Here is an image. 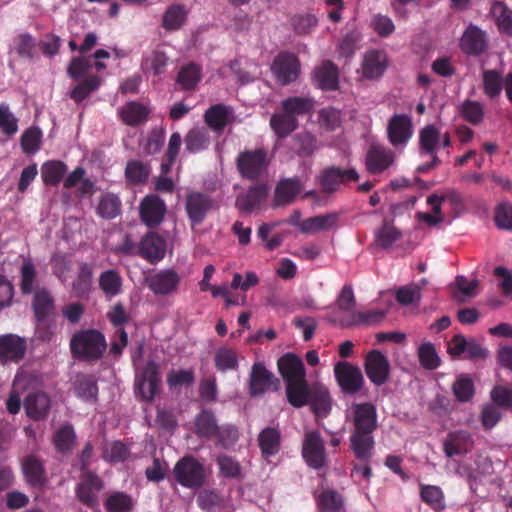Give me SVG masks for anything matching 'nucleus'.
Wrapping results in <instances>:
<instances>
[{
  "label": "nucleus",
  "mask_w": 512,
  "mask_h": 512,
  "mask_svg": "<svg viewBox=\"0 0 512 512\" xmlns=\"http://www.w3.org/2000/svg\"><path fill=\"white\" fill-rule=\"evenodd\" d=\"M149 176V168L141 161H129L125 168V177L127 182L131 184L144 183Z\"/></svg>",
  "instance_id": "nucleus-64"
},
{
  "label": "nucleus",
  "mask_w": 512,
  "mask_h": 512,
  "mask_svg": "<svg viewBox=\"0 0 512 512\" xmlns=\"http://www.w3.org/2000/svg\"><path fill=\"white\" fill-rule=\"evenodd\" d=\"M26 341L13 334L0 337V363H18L25 356Z\"/></svg>",
  "instance_id": "nucleus-23"
},
{
  "label": "nucleus",
  "mask_w": 512,
  "mask_h": 512,
  "mask_svg": "<svg viewBox=\"0 0 512 512\" xmlns=\"http://www.w3.org/2000/svg\"><path fill=\"white\" fill-rule=\"evenodd\" d=\"M302 456L306 464L313 469H321L326 464L324 441L319 431H309L305 434Z\"/></svg>",
  "instance_id": "nucleus-15"
},
{
  "label": "nucleus",
  "mask_w": 512,
  "mask_h": 512,
  "mask_svg": "<svg viewBox=\"0 0 512 512\" xmlns=\"http://www.w3.org/2000/svg\"><path fill=\"white\" fill-rule=\"evenodd\" d=\"M214 364L218 371H237L239 368V356L236 350L230 347H219L214 355Z\"/></svg>",
  "instance_id": "nucleus-43"
},
{
  "label": "nucleus",
  "mask_w": 512,
  "mask_h": 512,
  "mask_svg": "<svg viewBox=\"0 0 512 512\" xmlns=\"http://www.w3.org/2000/svg\"><path fill=\"white\" fill-rule=\"evenodd\" d=\"M239 433L236 426L232 424L218 425L212 439H216V445L228 449L238 441Z\"/></svg>",
  "instance_id": "nucleus-61"
},
{
  "label": "nucleus",
  "mask_w": 512,
  "mask_h": 512,
  "mask_svg": "<svg viewBox=\"0 0 512 512\" xmlns=\"http://www.w3.org/2000/svg\"><path fill=\"white\" fill-rule=\"evenodd\" d=\"M50 406V398L44 392L30 393L24 401V407L28 417L34 420L44 419L49 413Z\"/></svg>",
  "instance_id": "nucleus-31"
},
{
  "label": "nucleus",
  "mask_w": 512,
  "mask_h": 512,
  "mask_svg": "<svg viewBox=\"0 0 512 512\" xmlns=\"http://www.w3.org/2000/svg\"><path fill=\"white\" fill-rule=\"evenodd\" d=\"M99 287L109 298L118 295L122 289V278L118 271L110 269L102 272L99 277Z\"/></svg>",
  "instance_id": "nucleus-48"
},
{
  "label": "nucleus",
  "mask_w": 512,
  "mask_h": 512,
  "mask_svg": "<svg viewBox=\"0 0 512 512\" xmlns=\"http://www.w3.org/2000/svg\"><path fill=\"white\" fill-rule=\"evenodd\" d=\"M210 142V135L206 128H192L184 137L185 151L190 154L200 153L208 149Z\"/></svg>",
  "instance_id": "nucleus-36"
},
{
  "label": "nucleus",
  "mask_w": 512,
  "mask_h": 512,
  "mask_svg": "<svg viewBox=\"0 0 512 512\" xmlns=\"http://www.w3.org/2000/svg\"><path fill=\"white\" fill-rule=\"evenodd\" d=\"M92 278V267L87 263H81L79 265L77 278L72 284V289L76 296L83 297L90 292Z\"/></svg>",
  "instance_id": "nucleus-50"
},
{
  "label": "nucleus",
  "mask_w": 512,
  "mask_h": 512,
  "mask_svg": "<svg viewBox=\"0 0 512 512\" xmlns=\"http://www.w3.org/2000/svg\"><path fill=\"white\" fill-rule=\"evenodd\" d=\"M439 130L433 125L425 126L419 135L420 148L429 155H436V147L440 141Z\"/></svg>",
  "instance_id": "nucleus-57"
},
{
  "label": "nucleus",
  "mask_w": 512,
  "mask_h": 512,
  "mask_svg": "<svg viewBox=\"0 0 512 512\" xmlns=\"http://www.w3.org/2000/svg\"><path fill=\"white\" fill-rule=\"evenodd\" d=\"M122 121L128 126H137L147 120L149 110L146 106L136 102H128L120 111Z\"/></svg>",
  "instance_id": "nucleus-42"
},
{
  "label": "nucleus",
  "mask_w": 512,
  "mask_h": 512,
  "mask_svg": "<svg viewBox=\"0 0 512 512\" xmlns=\"http://www.w3.org/2000/svg\"><path fill=\"white\" fill-rule=\"evenodd\" d=\"M31 311L37 338L49 342L55 335L58 314L55 298L48 288H36L31 299Z\"/></svg>",
  "instance_id": "nucleus-2"
},
{
  "label": "nucleus",
  "mask_w": 512,
  "mask_h": 512,
  "mask_svg": "<svg viewBox=\"0 0 512 512\" xmlns=\"http://www.w3.org/2000/svg\"><path fill=\"white\" fill-rule=\"evenodd\" d=\"M173 475L177 483L189 489L201 488L207 479L203 463L191 455H186L176 462Z\"/></svg>",
  "instance_id": "nucleus-5"
},
{
  "label": "nucleus",
  "mask_w": 512,
  "mask_h": 512,
  "mask_svg": "<svg viewBox=\"0 0 512 512\" xmlns=\"http://www.w3.org/2000/svg\"><path fill=\"white\" fill-rule=\"evenodd\" d=\"M254 183L236 198L235 206L241 212L251 213L259 209L268 196L269 188L265 181Z\"/></svg>",
  "instance_id": "nucleus-20"
},
{
  "label": "nucleus",
  "mask_w": 512,
  "mask_h": 512,
  "mask_svg": "<svg viewBox=\"0 0 512 512\" xmlns=\"http://www.w3.org/2000/svg\"><path fill=\"white\" fill-rule=\"evenodd\" d=\"M270 126L278 138H285L298 128L299 122L282 111V113H275L271 116Z\"/></svg>",
  "instance_id": "nucleus-45"
},
{
  "label": "nucleus",
  "mask_w": 512,
  "mask_h": 512,
  "mask_svg": "<svg viewBox=\"0 0 512 512\" xmlns=\"http://www.w3.org/2000/svg\"><path fill=\"white\" fill-rule=\"evenodd\" d=\"M474 441L469 432L464 430L454 431L448 434L443 443V451L449 458L470 452Z\"/></svg>",
  "instance_id": "nucleus-26"
},
{
  "label": "nucleus",
  "mask_w": 512,
  "mask_h": 512,
  "mask_svg": "<svg viewBox=\"0 0 512 512\" xmlns=\"http://www.w3.org/2000/svg\"><path fill=\"white\" fill-rule=\"evenodd\" d=\"M395 153L392 149L381 145L372 144L366 154V169L371 174H381L393 165Z\"/></svg>",
  "instance_id": "nucleus-19"
},
{
  "label": "nucleus",
  "mask_w": 512,
  "mask_h": 512,
  "mask_svg": "<svg viewBox=\"0 0 512 512\" xmlns=\"http://www.w3.org/2000/svg\"><path fill=\"white\" fill-rule=\"evenodd\" d=\"M217 427V418L211 409H202L194 418L193 432L199 438L212 439Z\"/></svg>",
  "instance_id": "nucleus-34"
},
{
  "label": "nucleus",
  "mask_w": 512,
  "mask_h": 512,
  "mask_svg": "<svg viewBox=\"0 0 512 512\" xmlns=\"http://www.w3.org/2000/svg\"><path fill=\"white\" fill-rule=\"evenodd\" d=\"M492 14L500 32L512 36V10L504 3L496 2L492 6Z\"/></svg>",
  "instance_id": "nucleus-58"
},
{
  "label": "nucleus",
  "mask_w": 512,
  "mask_h": 512,
  "mask_svg": "<svg viewBox=\"0 0 512 512\" xmlns=\"http://www.w3.org/2000/svg\"><path fill=\"white\" fill-rule=\"evenodd\" d=\"M315 105L311 97L290 96L281 101L282 111L297 119L298 116L309 114Z\"/></svg>",
  "instance_id": "nucleus-38"
},
{
  "label": "nucleus",
  "mask_w": 512,
  "mask_h": 512,
  "mask_svg": "<svg viewBox=\"0 0 512 512\" xmlns=\"http://www.w3.org/2000/svg\"><path fill=\"white\" fill-rule=\"evenodd\" d=\"M453 394L458 402H469L474 396V384L472 379L461 374L452 385Z\"/></svg>",
  "instance_id": "nucleus-59"
},
{
  "label": "nucleus",
  "mask_w": 512,
  "mask_h": 512,
  "mask_svg": "<svg viewBox=\"0 0 512 512\" xmlns=\"http://www.w3.org/2000/svg\"><path fill=\"white\" fill-rule=\"evenodd\" d=\"M302 190V184L298 178H286L280 180L274 192L273 205L283 207L291 204Z\"/></svg>",
  "instance_id": "nucleus-29"
},
{
  "label": "nucleus",
  "mask_w": 512,
  "mask_h": 512,
  "mask_svg": "<svg viewBox=\"0 0 512 512\" xmlns=\"http://www.w3.org/2000/svg\"><path fill=\"white\" fill-rule=\"evenodd\" d=\"M122 202L118 195L105 192L99 197L96 213L103 219L111 220L121 214Z\"/></svg>",
  "instance_id": "nucleus-39"
},
{
  "label": "nucleus",
  "mask_w": 512,
  "mask_h": 512,
  "mask_svg": "<svg viewBox=\"0 0 512 512\" xmlns=\"http://www.w3.org/2000/svg\"><path fill=\"white\" fill-rule=\"evenodd\" d=\"M67 172V165L60 160H48L41 166V178L45 185L57 186Z\"/></svg>",
  "instance_id": "nucleus-41"
},
{
  "label": "nucleus",
  "mask_w": 512,
  "mask_h": 512,
  "mask_svg": "<svg viewBox=\"0 0 512 512\" xmlns=\"http://www.w3.org/2000/svg\"><path fill=\"white\" fill-rule=\"evenodd\" d=\"M312 395L309 405H311L313 412L316 416H326L332 407V400L328 390L317 385Z\"/></svg>",
  "instance_id": "nucleus-54"
},
{
  "label": "nucleus",
  "mask_w": 512,
  "mask_h": 512,
  "mask_svg": "<svg viewBox=\"0 0 512 512\" xmlns=\"http://www.w3.org/2000/svg\"><path fill=\"white\" fill-rule=\"evenodd\" d=\"M461 117L472 125H478L484 118V106L482 103L466 99L459 108Z\"/></svg>",
  "instance_id": "nucleus-55"
},
{
  "label": "nucleus",
  "mask_w": 512,
  "mask_h": 512,
  "mask_svg": "<svg viewBox=\"0 0 512 512\" xmlns=\"http://www.w3.org/2000/svg\"><path fill=\"white\" fill-rule=\"evenodd\" d=\"M482 81L484 93L490 99H494L501 94L505 83L501 73L493 69L483 71Z\"/></svg>",
  "instance_id": "nucleus-49"
},
{
  "label": "nucleus",
  "mask_w": 512,
  "mask_h": 512,
  "mask_svg": "<svg viewBox=\"0 0 512 512\" xmlns=\"http://www.w3.org/2000/svg\"><path fill=\"white\" fill-rule=\"evenodd\" d=\"M339 214L336 212L318 215L305 219L299 224L302 233L315 234L336 227Z\"/></svg>",
  "instance_id": "nucleus-32"
},
{
  "label": "nucleus",
  "mask_w": 512,
  "mask_h": 512,
  "mask_svg": "<svg viewBox=\"0 0 512 512\" xmlns=\"http://www.w3.org/2000/svg\"><path fill=\"white\" fill-rule=\"evenodd\" d=\"M278 371L285 385L306 378V370L302 359L294 353H286L277 361Z\"/></svg>",
  "instance_id": "nucleus-24"
},
{
  "label": "nucleus",
  "mask_w": 512,
  "mask_h": 512,
  "mask_svg": "<svg viewBox=\"0 0 512 512\" xmlns=\"http://www.w3.org/2000/svg\"><path fill=\"white\" fill-rule=\"evenodd\" d=\"M271 156L265 147L244 149L235 158V166L241 179L262 182L268 176Z\"/></svg>",
  "instance_id": "nucleus-3"
},
{
  "label": "nucleus",
  "mask_w": 512,
  "mask_h": 512,
  "mask_svg": "<svg viewBox=\"0 0 512 512\" xmlns=\"http://www.w3.org/2000/svg\"><path fill=\"white\" fill-rule=\"evenodd\" d=\"M22 472L27 484L32 488L42 489L48 479L44 462L35 455H28L22 460Z\"/></svg>",
  "instance_id": "nucleus-25"
},
{
  "label": "nucleus",
  "mask_w": 512,
  "mask_h": 512,
  "mask_svg": "<svg viewBox=\"0 0 512 512\" xmlns=\"http://www.w3.org/2000/svg\"><path fill=\"white\" fill-rule=\"evenodd\" d=\"M150 291L157 296H166L178 291L181 276L171 268L162 269L145 278Z\"/></svg>",
  "instance_id": "nucleus-14"
},
{
  "label": "nucleus",
  "mask_w": 512,
  "mask_h": 512,
  "mask_svg": "<svg viewBox=\"0 0 512 512\" xmlns=\"http://www.w3.org/2000/svg\"><path fill=\"white\" fill-rule=\"evenodd\" d=\"M168 61L169 58L164 51L154 49L143 55L141 69L145 74L161 75L165 73Z\"/></svg>",
  "instance_id": "nucleus-35"
},
{
  "label": "nucleus",
  "mask_w": 512,
  "mask_h": 512,
  "mask_svg": "<svg viewBox=\"0 0 512 512\" xmlns=\"http://www.w3.org/2000/svg\"><path fill=\"white\" fill-rule=\"evenodd\" d=\"M187 12L182 5L170 6L163 16V27L166 30H178L183 25Z\"/></svg>",
  "instance_id": "nucleus-63"
},
{
  "label": "nucleus",
  "mask_w": 512,
  "mask_h": 512,
  "mask_svg": "<svg viewBox=\"0 0 512 512\" xmlns=\"http://www.w3.org/2000/svg\"><path fill=\"white\" fill-rule=\"evenodd\" d=\"M359 180V174L355 168L343 169L339 166H329L322 170L319 182L323 192L331 194L338 191L341 185Z\"/></svg>",
  "instance_id": "nucleus-9"
},
{
  "label": "nucleus",
  "mask_w": 512,
  "mask_h": 512,
  "mask_svg": "<svg viewBox=\"0 0 512 512\" xmlns=\"http://www.w3.org/2000/svg\"><path fill=\"white\" fill-rule=\"evenodd\" d=\"M107 349L105 336L96 329L76 332L70 340V351L73 357L81 361H97Z\"/></svg>",
  "instance_id": "nucleus-4"
},
{
  "label": "nucleus",
  "mask_w": 512,
  "mask_h": 512,
  "mask_svg": "<svg viewBox=\"0 0 512 512\" xmlns=\"http://www.w3.org/2000/svg\"><path fill=\"white\" fill-rule=\"evenodd\" d=\"M167 206L157 194L146 195L139 204L141 222L149 229L157 228L164 220Z\"/></svg>",
  "instance_id": "nucleus-11"
},
{
  "label": "nucleus",
  "mask_w": 512,
  "mask_h": 512,
  "mask_svg": "<svg viewBox=\"0 0 512 512\" xmlns=\"http://www.w3.org/2000/svg\"><path fill=\"white\" fill-rule=\"evenodd\" d=\"M350 426L349 446L354 456L366 457L375 450L374 432L378 428L376 406L371 402L353 403L346 412Z\"/></svg>",
  "instance_id": "nucleus-1"
},
{
  "label": "nucleus",
  "mask_w": 512,
  "mask_h": 512,
  "mask_svg": "<svg viewBox=\"0 0 512 512\" xmlns=\"http://www.w3.org/2000/svg\"><path fill=\"white\" fill-rule=\"evenodd\" d=\"M281 432L275 427H266L258 435V445L264 457L275 456L280 450Z\"/></svg>",
  "instance_id": "nucleus-37"
},
{
  "label": "nucleus",
  "mask_w": 512,
  "mask_h": 512,
  "mask_svg": "<svg viewBox=\"0 0 512 512\" xmlns=\"http://www.w3.org/2000/svg\"><path fill=\"white\" fill-rule=\"evenodd\" d=\"M402 237L401 231L388 221H384L374 233V245L377 248L388 249Z\"/></svg>",
  "instance_id": "nucleus-44"
},
{
  "label": "nucleus",
  "mask_w": 512,
  "mask_h": 512,
  "mask_svg": "<svg viewBox=\"0 0 512 512\" xmlns=\"http://www.w3.org/2000/svg\"><path fill=\"white\" fill-rule=\"evenodd\" d=\"M166 250V240L156 232H148L138 244L137 255L150 264H157L164 259Z\"/></svg>",
  "instance_id": "nucleus-17"
},
{
  "label": "nucleus",
  "mask_w": 512,
  "mask_h": 512,
  "mask_svg": "<svg viewBox=\"0 0 512 512\" xmlns=\"http://www.w3.org/2000/svg\"><path fill=\"white\" fill-rule=\"evenodd\" d=\"M104 488L103 480L93 471L82 473L81 481L75 488L77 499L89 508L99 505L98 493Z\"/></svg>",
  "instance_id": "nucleus-13"
},
{
  "label": "nucleus",
  "mask_w": 512,
  "mask_h": 512,
  "mask_svg": "<svg viewBox=\"0 0 512 512\" xmlns=\"http://www.w3.org/2000/svg\"><path fill=\"white\" fill-rule=\"evenodd\" d=\"M76 439L77 436L73 425L66 423L55 431L52 442L58 453L66 454L72 451Z\"/></svg>",
  "instance_id": "nucleus-40"
},
{
  "label": "nucleus",
  "mask_w": 512,
  "mask_h": 512,
  "mask_svg": "<svg viewBox=\"0 0 512 512\" xmlns=\"http://www.w3.org/2000/svg\"><path fill=\"white\" fill-rule=\"evenodd\" d=\"M42 131L39 127L28 128L21 136L20 144L22 151L27 155H33L41 148Z\"/></svg>",
  "instance_id": "nucleus-56"
},
{
  "label": "nucleus",
  "mask_w": 512,
  "mask_h": 512,
  "mask_svg": "<svg viewBox=\"0 0 512 512\" xmlns=\"http://www.w3.org/2000/svg\"><path fill=\"white\" fill-rule=\"evenodd\" d=\"M107 512H130L134 508L132 497L124 492H114L105 500Z\"/></svg>",
  "instance_id": "nucleus-52"
},
{
  "label": "nucleus",
  "mask_w": 512,
  "mask_h": 512,
  "mask_svg": "<svg viewBox=\"0 0 512 512\" xmlns=\"http://www.w3.org/2000/svg\"><path fill=\"white\" fill-rule=\"evenodd\" d=\"M413 135L412 119L407 114H394L387 125V138L393 147L405 146Z\"/></svg>",
  "instance_id": "nucleus-18"
},
{
  "label": "nucleus",
  "mask_w": 512,
  "mask_h": 512,
  "mask_svg": "<svg viewBox=\"0 0 512 512\" xmlns=\"http://www.w3.org/2000/svg\"><path fill=\"white\" fill-rule=\"evenodd\" d=\"M159 384V366L154 360H149L136 377V390L143 400L151 401L158 392Z\"/></svg>",
  "instance_id": "nucleus-16"
},
{
  "label": "nucleus",
  "mask_w": 512,
  "mask_h": 512,
  "mask_svg": "<svg viewBox=\"0 0 512 512\" xmlns=\"http://www.w3.org/2000/svg\"><path fill=\"white\" fill-rule=\"evenodd\" d=\"M197 504L205 512H214L224 505V498L215 489H205L198 494Z\"/></svg>",
  "instance_id": "nucleus-60"
},
{
  "label": "nucleus",
  "mask_w": 512,
  "mask_h": 512,
  "mask_svg": "<svg viewBox=\"0 0 512 512\" xmlns=\"http://www.w3.org/2000/svg\"><path fill=\"white\" fill-rule=\"evenodd\" d=\"M100 85L101 78L98 75H89L71 90L69 96L74 102L81 103L91 93L95 92Z\"/></svg>",
  "instance_id": "nucleus-47"
},
{
  "label": "nucleus",
  "mask_w": 512,
  "mask_h": 512,
  "mask_svg": "<svg viewBox=\"0 0 512 512\" xmlns=\"http://www.w3.org/2000/svg\"><path fill=\"white\" fill-rule=\"evenodd\" d=\"M200 80L201 68L195 63L183 66L177 76V82L184 90H193Z\"/></svg>",
  "instance_id": "nucleus-53"
},
{
  "label": "nucleus",
  "mask_w": 512,
  "mask_h": 512,
  "mask_svg": "<svg viewBox=\"0 0 512 512\" xmlns=\"http://www.w3.org/2000/svg\"><path fill=\"white\" fill-rule=\"evenodd\" d=\"M337 384L344 394L354 395L364 386L365 380L360 368L348 361H340L334 366Z\"/></svg>",
  "instance_id": "nucleus-7"
},
{
  "label": "nucleus",
  "mask_w": 512,
  "mask_h": 512,
  "mask_svg": "<svg viewBox=\"0 0 512 512\" xmlns=\"http://www.w3.org/2000/svg\"><path fill=\"white\" fill-rule=\"evenodd\" d=\"M316 387L317 385H309L306 378L288 383L286 385L287 400L295 408L306 406L311 402Z\"/></svg>",
  "instance_id": "nucleus-30"
},
{
  "label": "nucleus",
  "mask_w": 512,
  "mask_h": 512,
  "mask_svg": "<svg viewBox=\"0 0 512 512\" xmlns=\"http://www.w3.org/2000/svg\"><path fill=\"white\" fill-rule=\"evenodd\" d=\"M215 207L213 198L203 192H190L185 199V210L192 226L202 224Z\"/></svg>",
  "instance_id": "nucleus-12"
},
{
  "label": "nucleus",
  "mask_w": 512,
  "mask_h": 512,
  "mask_svg": "<svg viewBox=\"0 0 512 512\" xmlns=\"http://www.w3.org/2000/svg\"><path fill=\"white\" fill-rule=\"evenodd\" d=\"M203 118L212 131L221 133L227 125L234 122V109L229 105L217 103L205 111Z\"/></svg>",
  "instance_id": "nucleus-21"
},
{
  "label": "nucleus",
  "mask_w": 512,
  "mask_h": 512,
  "mask_svg": "<svg viewBox=\"0 0 512 512\" xmlns=\"http://www.w3.org/2000/svg\"><path fill=\"white\" fill-rule=\"evenodd\" d=\"M320 512H339L343 506L342 496L333 489L323 490L316 499Z\"/></svg>",
  "instance_id": "nucleus-51"
},
{
  "label": "nucleus",
  "mask_w": 512,
  "mask_h": 512,
  "mask_svg": "<svg viewBox=\"0 0 512 512\" xmlns=\"http://www.w3.org/2000/svg\"><path fill=\"white\" fill-rule=\"evenodd\" d=\"M363 367L369 381L375 386L384 385L390 378L389 359L380 350L369 351L365 355Z\"/></svg>",
  "instance_id": "nucleus-8"
},
{
  "label": "nucleus",
  "mask_w": 512,
  "mask_h": 512,
  "mask_svg": "<svg viewBox=\"0 0 512 512\" xmlns=\"http://www.w3.org/2000/svg\"><path fill=\"white\" fill-rule=\"evenodd\" d=\"M75 395L81 400L94 403L98 399L97 379L94 375L79 374L73 383Z\"/></svg>",
  "instance_id": "nucleus-33"
},
{
  "label": "nucleus",
  "mask_w": 512,
  "mask_h": 512,
  "mask_svg": "<svg viewBox=\"0 0 512 512\" xmlns=\"http://www.w3.org/2000/svg\"><path fill=\"white\" fill-rule=\"evenodd\" d=\"M279 380L269 371L263 362L252 365L248 381V393L252 398L263 396L268 390L278 389Z\"/></svg>",
  "instance_id": "nucleus-10"
},
{
  "label": "nucleus",
  "mask_w": 512,
  "mask_h": 512,
  "mask_svg": "<svg viewBox=\"0 0 512 512\" xmlns=\"http://www.w3.org/2000/svg\"><path fill=\"white\" fill-rule=\"evenodd\" d=\"M313 84L323 91H335L339 88V71L330 60H324L312 72Z\"/></svg>",
  "instance_id": "nucleus-22"
},
{
  "label": "nucleus",
  "mask_w": 512,
  "mask_h": 512,
  "mask_svg": "<svg viewBox=\"0 0 512 512\" xmlns=\"http://www.w3.org/2000/svg\"><path fill=\"white\" fill-rule=\"evenodd\" d=\"M388 65L387 55L382 50H369L364 54L362 61L363 77L366 79L380 78Z\"/></svg>",
  "instance_id": "nucleus-27"
},
{
  "label": "nucleus",
  "mask_w": 512,
  "mask_h": 512,
  "mask_svg": "<svg viewBox=\"0 0 512 512\" xmlns=\"http://www.w3.org/2000/svg\"><path fill=\"white\" fill-rule=\"evenodd\" d=\"M271 71L282 86H287L297 80L301 71V64L298 57L288 51H281L274 58Z\"/></svg>",
  "instance_id": "nucleus-6"
},
{
  "label": "nucleus",
  "mask_w": 512,
  "mask_h": 512,
  "mask_svg": "<svg viewBox=\"0 0 512 512\" xmlns=\"http://www.w3.org/2000/svg\"><path fill=\"white\" fill-rule=\"evenodd\" d=\"M462 51L468 55L478 56L487 49L484 32L477 26L469 25L460 40Z\"/></svg>",
  "instance_id": "nucleus-28"
},
{
  "label": "nucleus",
  "mask_w": 512,
  "mask_h": 512,
  "mask_svg": "<svg viewBox=\"0 0 512 512\" xmlns=\"http://www.w3.org/2000/svg\"><path fill=\"white\" fill-rule=\"evenodd\" d=\"M420 498L435 511L445 509V497L442 489L436 485H420Z\"/></svg>",
  "instance_id": "nucleus-46"
},
{
  "label": "nucleus",
  "mask_w": 512,
  "mask_h": 512,
  "mask_svg": "<svg viewBox=\"0 0 512 512\" xmlns=\"http://www.w3.org/2000/svg\"><path fill=\"white\" fill-rule=\"evenodd\" d=\"M417 354L419 362L424 369L435 370L440 366V357L432 343L426 342L421 344L418 348Z\"/></svg>",
  "instance_id": "nucleus-62"
}]
</instances>
